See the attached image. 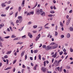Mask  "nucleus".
Here are the masks:
<instances>
[{
  "mask_svg": "<svg viewBox=\"0 0 73 73\" xmlns=\"http://www.w3.org/2000/svg\"><path fill=\"white\" fill-rule=\"evenodd\" d=\"M18 19H19V20H17L16 21V23L17 24L18 23H21L23 21V17L21 16H19L18 17Z\"/></svg>",
  "mask_w": 73,
  "mask_h": 73,
  "instance_id": "obj_1",
  "label": "nucleus"
},
{
  "mask_svg": "<svg viewBox=\"0 0 73 73\" xmlns=\"http://www.w3.org/2000/svg\"><path fill=\"white\" fill-rule=\"evenodd\" d=\"M41 70L42 71V72L45 73L46 70V68H45L44 67H42L41 68Z\"/></svg>",
  "mask_w": 73,
  "mask_h": 73,
  "instance_id": "obj_2",
  "label": "nucleus"
},
{
  "mask_svg": "<svg viewBox=\"0 0 73 73\" xmlns=\"http://www.w3.org/2000/svg\"><path fill=\"white\" fill-rule=\"evenodd\" d=\"M51 46H50V45H48L46 46V50H50V49H51Z\"/></svg>",
  "mask_w": 73,
  "mask_h": 73,
  "instance_id": "obj_3",
  "label": "nucleus"
},
{
  "mask_svg": "<svg viewBox=\"0 0 73 73\" xmlns=\"http://www.w3.org/2000/svg\"><path fill=\"white\" fill-rule=\"evenodd\" d=\"M24 4H25V0H23L21 3V6L22 7H24Z\"/></svg>",
  "mask_w": 73,
  "mask_h": 73,
  "instance_id": "obj_4",
  "label": "nucleus"
},
{
  "mask_svg": "<svg viewBox=\"0 0 73 73\" xmlns=\"http://www.w3.org/2000/svg\"><path fill=\"white\" fill-rule=\"evenodd\" d=\"M40 13V10L38 9H37L36 11V15H39Z\"/></svg>",
  "mask_w": 73,
  "mask_h": 73,
  "instance_id": "obj_5",
  "label": "nucleus"
},
{
  "mask_svg": "<svg viewBox=\"0 0 73 73\" xmlns=\"http://www.w3.org/2000/svg\"><path fill=\"white\" fill-rule=\"evenodd\" d=\"M25 51H22V52L21 54V57H22L23 56H24V53H25Z\"/></svg>",
  "mask_w": 73,
  "mask_h": 73,
  "instance_id": "obj_6",
  "label": "nucleus"
},
{
  "mask_svg": "<svg viewBox=\"0 0 73 73\" xmlns=\"http://www.w3.org/2000/svg\"><path fill=\"white\" fill-rule=\"evenodd\" d=\"M57 52H56L52 56V57L53 58H56L57 57Z\"/></svg>",
  "mask_w": 73,
  "mask_h": 73,
  "instance_id": "obj_7",
  "label": "nucleus"
},
{
  "mask_svg": "<svg viewBox=\"0 0 73 73\" xmlns=\"http://www.w3.org/2000/svg\"><path fill=\"white\" fill-rule=\"evenodd\" d=\"M40 14L41 15H42V16H45V12L43 11L42 12L40 13Z\"/></svg>",
  "mask_w": 73,
  "mask_h": 73,
  "instance_id": "obj_8",
  "label": "nucleus"
},
{
  "mask_svg": "<svg viewBox=\"0 0 73 73\" xmlns=\"http://www.w3.org/2000/svg\"><path fill=\"white\" fill-rule=\"evenodd\" d=\"M1 5L2 7H6V5H5L4 3H2L1 4Z\"/></svg>",
  "mask_w": 73,
  "mask_h": 73,
  "instance_id": "obj_9",
  "label": "nucleus"
},
{
  "mask_svg": "<svg viewBox=\"0 0 73 73\" xmlns=\"http://www.w3.org/2000/svg\"><path fill=\"white\" fill-rule=\"evenodd\" d=\"M57 47H58V44H56L53 47V49H56V48H57Z\"/></svg>",
  "mask_w": 73,
  "mask_h": 73,
  "instance_id": "obj_10",
  "label": "nucleus"
},
{
  "mask_svg": "<svg viewBox=\"0 0 73 73\" xmlns=\"http://www.w3.org/2000/svg\"><path fill=\"white\" fill-rule=\"evenodd\" d=\"M20 38H21V37H18L15 38L14 39V40H19V39H20Z\"/></svg>",
  "mask_w": 73,
  "mask_h": 73,
  "instance_id": "obj_11",
  "label": "nucleus"
},
{
  "mask_svg": "<svg viewBox=\"0 0 73 73\" xmlns=\"http://www.w3.org/2000/svg\"><path fill=\"white\" fill-rule=\"evenodd\" d=\"M22 44H23V42H21L19 41L16 43V44H20V45H21Z\"/></svg>",
  "mask_w": 73,
  "mask_h": 73,
  "instance_id": "obj_12",
  "label": "nucleus"
},
{
  "mask_svg": "<svg viewBox=\"0 0 73 73\" xmlns=\"http://www.w3.org/2000/svg\"><path fill=\"white\" fill-rule=\"evenodd\" d=\"M4 24L0 25V29H1V28H2L3 27H4Z\"/></svg>",
  "mask_w": 73,
  "mask_h": 73,
  "instance_id": "obj_13",
  "label": "nucleus"
},
{
  "mask_svg": "<svg viewBox=\"0 0 73 73\" xmlns=\"http://www.w3.org/2000/svg\"><path fill=\"white\" fill-rule=\"evenodd\" d=\"M60 25L61 27H64L63 23L61 22H60Z\"/></svg>",
  "mask_w": 73,
  "mask_h": 73,
  "instance_id": "obj_14",
  "label": "nucleus"
},
{
  "mask_svg": "<svg viewBox=\"0 0 73 73\" xmlns=\"http://www.w3.org/2000/svg\"><path fill=\"white\" fill-rule=\"evenodd\" d=\"M70 30L71 32H72L73 31V27H70Z\"/></svg>",
  "mask_w": 73,
  "mask_h": 73,
  "instance_id": "obj_15",
  "label": "nucleus"
},
{
  "mask_svg": "<svg viewBox=\"0 0 73 73\" xmlns=\"http://www.w3.org/2000/svg\"><path fill=\"white\" fill-rule=\"evenodd\" d=\"M4 40L2 38V37L0 36V41H4Z\"/></svg>",
  "mask_w": 73,
  "mask_h": 73,
  "instance_id": "obj_16",
  "label": "nucleus"
},
{
  "mask_svg": "<svg viewBox=\"0 0 73 73\" xmlns=\"http://www.w3.org/2000/svg\"><path fill=\"white\" fill-rule=\"evenodd\" d=\"M70 34L68 33L67 35V38H69V37H70Z\"/></svg>",
  "mask_w": 73,
  "mask_h": 73,
  "instance_id": "obj_17",
  "label": "nucleus"
},
{
  "mask_svg": "<svg viewBox=\"0 0 73 73\" xmlns=\"http://www.w3.org/2000/svg\"><path fill=\"white\" fill-rule=\"evenodd\" d=\"M66 68H67V69H70V67L68 65L67 66H66Z\"/></svg>",
  "mask_w": 73,
  "mask_h": 73,
  "instance_id": "obj_18",
  "label": "nucleus"
},
{
  "mask_svg": "<svg viewBox=\"0 0 73 73\" xmlns=\"http://www.w3.org/2000/svg\"><path fill=\"white\" fill-rule=\"evenodd\" d=\"M18 10L19 12H20L21 10V6H20L18 8Z\"/></svg>",
  "mask_w": 73,
  "mask_h": 73,
  "instance_id": "obj_19",
  "label": "nucleus"
},
{
  "mask_svg": "<svg viewBox=\"0 0 73 73\" xmlns=\"http://www.w3.org/2000/svg\"><path fill=\"white\" fill-rule=\"evenodd\" d=\"M53 15L52 14H49L48 15V17H53Z\"/></svg>",
  "mask_w": 73,
  "mask_h": 73,
  "instance_id": "obj_20",
  "label": "nucleus"
},
{
  "mask_svg": "<svg viewBox=\"0 0 73 73\" xmlns=\"http://www.w3.org/2000/svg\"><path fill=\"white\" fill-rule=\"evenodd\" d=\"M70 51L71 52H73V49L72 48V47H71L70 49Z\"/></svg>",
  "mask_w": 73,
  "mask_h": 73,
  "instance_id": "obj_21",
  "label": "nucleus"
},
{
  "mask_svg": "<svg viewBox=\"0 0 73 73\" xmlns=\"http://www.w3.org/2000/svg\"><path fill=\"white\" fill-rule=\"evenodd\" d=\"M50 13H51V14H53V13H55V12L54 11H50Z\"/></svg>",
  "mask_w": 73,
  "mask_h": 73,
  "instance_id": "obj_22",
  "label": "nucleus"
},
{
  "mask_svg": "<svg viewBox=\"0 0 73 73\" xmlns=\"http://www.w3.org/2000/svg\"><path fill=\"white\" fill-rule=\"evenodd\" d=\"M55 33L54 35V36H57V35H58V32H56V31H55Z\"/></svg>",
  "mask_w": 73,
  "mask_h": 73,
  "instance_id": "obj_23",
  "label": "nucleus"
},
{
  "mask_svg": "<svg viewBox=\"0 0 73 73\" xmlns=\"http://www.w3.org/2000/svg\"><path fill=\"white\" fill-rule=\"evenodd\" d=\"M11 68H12V67H10L7 68L6 69H5V70H8V69H11Z\"/></svg>",
  "mask_w": 73,
  "mask_h": 73,
  "instance_id": "obj_24",
  "label": "nucleus"
},
{
  "mask_svg": "<svg viewBox=\"0 0 73 73\" xmlns=\"http://www.w3.org/2000/svg\"><path fill=\"white\" fill-rule=\"evenodd\" d=\"M11 38H15L16 37V36H15L14 35H12L11 36Z\"/></svg>",
  "mask_w": 73,
  "mask_h": 73,
  "instance_id": "obj_25",
  "label": "nucleus"
},
{
  "mask_svg": "<svg viewBox=\"0 0 73 73\" xmlns=\"http://www.w3.org/2000/svg\"><path fill=\"white\" fill-rule=\"evenodd\" d=\"M11 52H12V51H8L6 53V54H10Z\"/></svg>",
  "mask_w": 73,
  "mask_h": 73,
  "instance_id": "obj_26",
  "label": "nucleus"
},
{
  "mask_svg": "<svg viewBox=\"0 0 73 73\" xmlns=\"http://www.w3.org/2000/svg\"><path fill=\"white\" fill-rule=\"evenodd\" d=\"M69 23H70V21H67V22L66 23V25H69Z\"/></svg>",
  "mask_w": 73,
  "mask_h": 73,
  "instance_id": "obj_27",
  "label": "nucleus"
},
{
  "mask_svg": "<svg viewBox=\"0 0 73 73\" xmlns=\"http://www.w3.org/2000/svg\"><path fill=\"white\" fill-rule=\"evenodd\" d=\"M37 25H35L33 26V28L35 29H36V28H37Z\"/></svg>",
  "mask_w": 73,
  "mask_h": 73,
  "instance_id": "obj_28",
  "label": "nucleus"
},
{
  "mask_svg": "<svg viewBox=\"0 0 73 73\" xmlns=\"http://www.w3.org/2000/svg\"><path fill=\"white\" fill-rule=\"evenodd\" d=\"M38 52V50H34V53H36L37 52Z\"/></svg>",
  "mask_w": 73,
  "mask_h": 73,
  "instance_id": "obj_29",
  "label": "nucleus"
},
{
  "mask_svg": "<svg viewBox=\"0 0 73 73\" xmlns=\"http://www.w3.org/2000/svg\"><path fill=\"white\" fill-rule=\"evenodd\" d=\"M9 7H10V6H9L8 7L6 8H5L6 10V11H8V9L9 8Z\"/></svg>",
  "mask_w": 73,
  "mask_h": 73,
  "instance_id": "obj_30",
  "label": "nucleus"
},
{
  "mask_svg": "<svg viewBox=\"0 0 73 73\" xmlns=\"http://www.w3.org/2000/svg\"><path fill=\"white\" fill-rule=\"evenodd\" d=\"M2 42L0 41V46H1V48H3V45H2Z\"/></svg>",
  "mask_w": 73,
  "mask_h": 73,
  "instance_id": "obj_31",
  "label": "nucleus"
},
{
  "mask_svg": "<svg viewBox=\"0 0 73 73\" xmlns=\"http://www.w3.org/2000/svg\"><path fill=\"white\" fill-rule=\"evenodd\" d=\"M42 47L43 48H45V49H46V45H43L42 46Z\"/></svg>",
  "mask_w": 73,
  "mask_h": 73,
  "instance_id": "obj_32",
  "label": "nucleus"
},
{
  "mask_svg": "<svg viewBox=\"0 0 73 73\" xmlns=\"http://www.w3.org/2000/svg\"><path fill=\"white\" fill-rule=\"evenodd\" d=\"M30 14H31V15H33V14H34V11H32L30 12Z\"/></svg>",
  "mask_w": 73,
  "mask_h": 73,
  "instance_id": "obj_33",
  "label": "nucleus"
},
{
  "mask_svg": "<svg viewBox=\"0 0 73 73\" xmlns=\"http://www.w3.org/2000/svg\"><path fill=\"white\" fill-rule=\"evenodd\" d=\"M1 16L2 17H5V16H6V14H1Z\"/></svg>",
  "mask_w": 73,
  "mask_h": 73,
  "instance_id": "obj_34",
  "label": "nucleus"
},
{
  "mask_svg": "<svg viewBox=\"0 0 73 73\" xmlns=\"http://www.w3.org/2000/svg\"><path fill=\"white\" fill-rule=\"evenodd\" d=\"M18 13V12H17L16 13H15V17H17V14Z\"/></svg>",
  "mask_w": 73,
  "mask_h": 73,
  "instance_id": "obj_35",
  "label": "nucleus"
},
{
  "mask_svg": "<svg viewBox=\"0 0 73 73\" xmlns=\"http://www.w3.org/2000/svg\"><path fill=\"white\" fill-rule=\"evenodd\" d=\"M24 27H23L22 28H21L20 30V31H20V32H21V31H23Z\"/></svg>",
  "mask_w": 73,
  "mask_h": 73,
  "instance_id": "obj_36",
  "label": "nucleus"
},
{
  "mask_svg": "<svg viewBox=\"0 0 73 73\" xmlns=\"http://www.w3.org/2000/svg\"><path fill=\"white\" fill-rule=\"evenodd\" d=\"M9 37H10V36H7L5 37H4V38H5L7 39V38H9Z\"/></svg>",
  "mask_w": 73,
  "mask_h": 73,
  "instance_id": "obj_37",
  "label": "nucleus"
},
{
  "mask_svg": "<svg viewBox=\"0 0 73 73\" xmlns=\"http://www.w3.org/2000/svg\"><path fill=\"white\" fill-rule=\"evenodd\" d=\"M17 61V60H15V61H13V64H15L16 63V62Z\"/></svg>",
  "mask_w": 73,
  "mask_h": 73,
  "instance_id": "obj_38",
  "label": "nucleus"
},
{
  "mask_svg": "<svg viewBox=\"0 0 73 73\" xmlns=\"http://www.w3.org/2000/svg\"><path fill=\"white\" fill-rule=\"evenodd\" d=\"M11 1H9L8 2H7V4H11Z\"/></svg>",
  "mask_w": 73,
  "mask_h": 73,
  "instance_id": "obj_39",
  "label": "nucleus"
},
{
  "mask_svg": "<svg viewBox=\"0 0 73 73\" xmlns=\"http://www.w3.org/2000/svg\"><path fill=\"white\" fill-rule=\"evenodd\" d=\"M8 56L7 55H5L4 56V58H8Z\"/></svg>",
  "mask_w": 73,
  "mask_h": 73,
  "instance_id": "obj_40",
  "label": "nucleus"
},
{
  "mask_svg": "<svg viewBox=\"0 0 73 73\" xmlns=\"http://www.w3.org/2000/svg\"><path fill=\"white\" fill-rule=\"evenodd\" d=\"M32 24V22L30 21L29 22H28L27 23L28 25H31Z\"/></svg>",
  "mask_w": 73,
  "mask_h": 73,
  "instance_id": "obj_41",
  "label": "nucleus"
},
{
  "mask_svg": "<svg viewBox=\"0 0 73 73\" xmlns=\"http://www.w3.org/2000/svg\"><path fill=\"white\" fill-rule=\"evenodd\" d=\"M63 53V52L61 51V52H59V54L60 55H62Z\"/></svg>",
  "mask_w": 73,
  "mask_h": 73,
  "instance_id": "obj_42",
  "label": "nucleus"
},
{
  "mask_svg": "<svg viewBox=\"0 0 73 73\" xmlns=\"http://www.w3.org/2000/svg\"><path fill=\"white\" fill-rule=\"evenodd\" d=\"M32 35V34L31 33L29 32L28 33V36H30V35Z\"/></svg>",
  "mask_w": 73,
  "mask_h": 73,
  "instance_id": "obj_43",
  "label": "nucleus"
},
{
  "mask_svg": "<svg viewBox=\"0 0 73 73\" xmlns=\"http://www.w3.org/2000/svg\"><path fill=\"white\" fill-rule=\"evenodd\" d=\"M39 38H40V37H37L36 38V41H37L38 40V39H39Z\"/></svg>",
  "mask_w": 73,
  "mask_h": 73,
  "instance_id": "obj_44",
  "label": "nucleus"
},
{
  "mask_svg": "<svg viewBox=\"0 0 73 73\" xmlns=\"http://www.w3.org/2000/svg\"><path fill=\"white\" fill-rule=\"evenodd\" d=\"M44 66H46V62H45V61H44Z\"/></svg>",
  "mask_w": 73,
  "mask_h": 73,
  "instance_id": "obj_45",
  "label": "nucleus"
},
{
  "mask_svg": "<svg viewBox=\"0 0 73 73\" xmlns=\"http://www.w3.org/2000/svg\"><path fill=\"white\" fill-rule=\"evenodd\" d=\"M38 57H39V60H41V55H39Z\"/></svg>",
  "mask_w": 73,
  "mask_h": 73,
  "instance_id": "obj_46",
  "label": "nucleus"
},
{
  "mask_svg": "<svg viewBox=\"0 0 73 73\" xmlns=\"http://www.w3.org/2000/svg\"><path fill=\"white\" fill-rule=\"evenodd\" d=\"M45 29H49L50 28L48 27H44Z\"/></svg>",
  "mask_w": 73,
  "mask_h": 73,
  "instance_id": "obj_47",
  "label": "nucleus"
},
{
  "mask_svg": "<svg viewBox=\"0 0 73 73\" xmlns=\"http://www.w3.org/2000/svg\"><path fill=\"white\" fill-rule=\"evenodd\" d=\"M64 35H61V38H64Z\"/></svg>",
  "mask_w": 73,
  "mask_h": 73,
  "instance_id": "obj_48",
  "label": "nucleus"
},
{
  "mask_svg": "<svg viewBox=\"0 0 73 73\" xmlns=\"http://www.w3.org/2000/svg\"><path fill=\"white\" fill-rule=\"evenodd\" d=\"M29 36L30 38H32L33 37V36L32 35V34H31V35H30Z\"/></svg>",
  "mask_w": 73,
  "mask_h": 73,
  "instance_id": "obj_49",
  "label": "nucleus"
},
{
  "mask_svg": "<svg viewBox=\"0 0 73 73\" xmlns=\"http://www.w3.org/2000/svg\"><path fill=\"white\" fill-rule=\"evenodd\" d=\"M61 61H62V59H60V60H58V64L59 62H61Z\"/></svg>",
  "mask_w": 73,
  "mask_h": 73,
  "instance_id": "obj_50",
  "label": "nucleus"
},
{
  "mask_svg": "<svg viewBox=\"0 0 73 73\" xmlns=\"http://www.w3.org/2000/svg\"><path fill=\"white\" fill-rule=\"evenodd\" d=\"M48 24H49V23H47V24H46V25H45L44 27H46V26H48Z\"/></svg>",
  "mask_w": 73,
  "mask_h": 73,
  "instance_id": "obj_51",
  "label": "nucleus"
},
{
  "mask_svg": "<svg viewBox=\"0 0 73 73\" xmlns=\"http://www.w3.org/2000/svg\"><path fill=\"white\" fill-rule=\"evenodd\" d=\"M70 20H71V18H69L68 19L67 21H70Z\"/></svg>",
  "mask_w": 73,
  "mask_h": 73,
  "instance_id": "obj_52",
  "label": "nucleus"
},
{
  "mask_svg": "<svg viewBox=\"0 0 73 73\" xmlns=\"http://www.w3.org/2000/svg\"><path fill=\"white\" fill-rule=\"evenodd\" d=\"M36 32H37V31H33V33H36Z\"/></svg>",
  "mask_w": 73,
  "mask_h": 73,
  "instance_id": "obj_53",
  "label": "nucleus"
},
{
  "mask_svg": "<svg viewBox=\"0 0 73 73\" xmlns=\"http://www.w3.org/2000/svg\"><path fill=\"white\" fill-rule=\"evenodd\" d=\"M6 61H7V65L8 64V62L9 61L8 60V59H6Z\"/></svg>",
  "mask_w": 73,
  "mask_h": 73,
  "instance_id": "obj_54",
  "label": "nucleus"
},
{
  "mask_svg": "<svg viewBox=\"0 0 73 73\" xmlns=\"http://www.w3.org/2000/svg\"><path fill=\"white\" fill-rule=\"evenodd\" d=\"M13 11H11V13H9V15H12V14H13Z\"/></svg>",
  "mask_w": 73,
  "mask_h": 73,
  "instance_id": "obj_55",
  "label": "nucleus"
},
{
  "mask_svg": "<svg viewBox=\"0 0 73 73\" xmlns=\"http://www.w3.org/2000/svg\"><path fill=\"white\" fill-rule=\"evenodd\" d=\"M53 3H54V4L56 3V1L54 0H53Z\"/></svg>",
  "mask_w": 73,
  "mask_h": 73,
  "instance_id": "obj_56",
  "label": "nucleus"
},
{
  "mask_svg": "<svg viewBox=\"0 0 73 73\" xmlns=\"http://www.w3.org/2000/svg\"><path fill=\"white\" fill-rule=\"evenodd\" d=\"M69 16L68 15H67L66 16V18L67 19H68V18H69Z\"/></svg>",
  "mask_w": 73,
  "mask_h": 73,
  "instance_id": "obj_57",
  "label": "nucleus"
},
{
  "mask_svg": "<svg viewBox=\"0 0 73 73\" xmlns=\"http://www.w3.org/2000/svg\"><path fill=\"white\" fill-rule=\"evenodd\" d=\"M37 5V2H36V4L35 5L34 7H36V6Z\"/></svg>",
  "mask_w": 73,
  "mask_h": 73,
  "instance_id": "obj_58",
  "label": "nucleus"
},
{
  "mask_svg": "<svg viewBox=\"0 0 73 73\" xmlns=\"http://www.w3.org/2000/svg\"><path fill=\"white\" fill-rule=\"evenodd\" d=\"M22 68H25V66L23 64Z\"/></svg>",
  "mask_w": 73,
  "mask_h": 73,
  "instance_id": "obj_59",
  "label": "nucleus"
},
{
  "mask_svg": "<svg viewBox=\"0 0 73 73\" xmlns=\"http://www.w3.org/2000/svg\"><path fill=\"white\" fill-rule=\"evenodd\" d=\"M40 13H41V12H43V11H42V9H40Z\"/></svg>",
  "mask_w": 73,
  "mask_h": 73,
  "instance_id": "obj_60",
  "label": "nucleus"
},
{
  "mask_svg": "<svg viewBox=\"0 0 73 73\" xmlns=\"http://www.w3.org/2000/svg\"><path fill=\"white\" fill-rule=\"evenodd\" d=\"M57 62H58V60H55V62H54V64H55V63L56 64V63H57Z\"/></svg>",
  "mask_w": 73,
  "mask_h": 73,
  "instance_id": "obj_61",
  "label": "nucleus"
},
{
  "mask_svg": "<svg viewBox=\"0 0 73 73\" xmlns=\"http://www.w3.org/2000/svg\"><path fill=\"white\" fill-rule=\"evenodd\" d=\"M11 25H13V26H14V25H15V24H13V22H11Z\"/></svg>",
  "mask_w": 73,
  "mask_h": 73,
  "instance_id": "obj_62",
  "label": "nucleus"
},
{
  "mask_svg": "<svg viewBox=\"0 0 73 73\" xmlns=\"http://www.w3.org/2000/svg\"><path fill=\"white\" fill-rule=\"evenodd\" d=\"M54 44H55L54 43V42H52L50 44L51 45H54Z\"/></svg>",
  "mask_w": 73,
  "mask_h": 73,
  "instance_id": "obj_63",
  "label": "nucleus"
},
{
  "mask_svg": "<svg viewBox=\"0 0 73 73\" xmlns=\"http://www.w3.org/2000/svg\"><path fill=\"white\" fill-rule=\"evenodd\" d=\"M30 59L31 60H33V58L32 57H30Z\"/></svg>",
  "mask_w": 73,
  "mask_h": 73,
  "instance_id": "obj_64",
  "label": "nucleus"
}]
</instances>
